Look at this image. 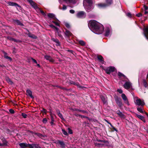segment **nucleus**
Wrapping results in <instances>:
<instances>
[{
	"instance_id": "nucleus-64",
	"label": "nucleus",
	"mask_w": 148,
	"mask_h": 148,
	"mask_svg": "<svg viewBox=\"0 0 148 148\" xmlns=\"http://www.w3.org/2000/svg\"><path fill=\"white\" fill-rule=\"evenodd\" d=\"M113 129H114V130H115V131H117V130H116V129L115 128H113Z\"/></svg>"
},
{
	"instance_id": "nucleus-50",
	"label": "nucleus",
	"mask_w": 148,
	"mask_h": 148,
	"mask_svg": "<svg viewBox=\"0 0 148 148\" xmlns=\"http://www.w3.org/2000/svg\"><path fill=\"white\" fill-rule=\"evenodd\" d=\"M136 16L138 17H140L142 16V14L141 13H139L136 14Z\"/></svg>"
},
{
	"instance_id": "nucleus-12",
	"label": "nucleus",
	"mask_w": 148,
	"mask_h": 148,
	"mask_svg": "<svg viewBox=\"0 0 148 148\" xmlns=\"http://www.w3.org/2000/svg\"><path fill=\"white\" fill-rule=\"evenodd\" d=\"M44 58L45 59L49 60L50 62H53L55 61L54 60L49 56L45 55L44 56Z\"/></svg>"
},
{
	"instance_id": "nucleus-28",
	"label": "nucleus",
	"mask_w": 148,
	"mask_h": 148,
	"mask_svg": "<svg viewBox=\"0 0 148 148\" xmlns=\"http://www.w3.org/2000/svg\"><path fill=\"white\" fill-rule=\"evenodd\" d=\"M49 26L52 28L53 29H55L56 31H58V29L56 27L53 25V24H50L49 25Z\"/></svg>"
},
{
	"instance_id": "nucleus-15",
	"label": "nucleus",
	"mask_w": 148,
	"mask_h": 148,
	"mask_svg": "<svg viewBox=\"0 0 148 148\" xmlns=\"http://www.w3.org/2000/svg\"><path fill=\"white\" fill-rule=\"evenodd\" d=\"M115 101L117 104L119 106H121L122 105L121 99L117 97L115 99Z\"/></svg>"
},
{
	"instance_id": "nucleus-59",
	"label": "nucleus",
	"mask_w": 148,
	"mask_h": 148,
	"mask_svg": "<svg viewBox=\"0 0 148 148\" xmlns=\"http://www.w3.org/2000/svg\"><path fill=\"white\" fill-rule=\"evenodd\" d=\"M79 112H82L83 113H85L86 112V111H85L84 110H79Z\"/></svg>"
},
{
	"instance_id": "nucleus-46",
	"label": "nucleus",
	"mask_w": 148,
	"mask_h": 148,
	"mask_svg": "<svg viewBox=\"0 0 148 148\" xmlns=\"http://www.w3.org/2000/svg\"><path fill=\"white\" fill-rule=\"evenodd\" d=\"M68 132L70 134H72V133H73L71 129L69 128L68 129Z\"/></svg>"
},
{
	"instance_id": "nucleus-10",
	"label": "nucleus",
	"mask_w": 148,
	"mask_h": 148,
	"mask_svg": "<svg viewBox=\"0 0 148 148\" xmlns=\"http://www.w3.org/2000/svg\"><path fill=\"white\" fill-rule=\"evenodd\" d=\"M121 97L123 100L124 103L126 104L127 105H129V103L124 93H122L121 95Z\"/></svg>"
},
{
	"instance_id": "nucleus-20",
	"label": "nucleus",
	"mask_w": 148,
	"mask_h": 148,
	"mask_svg": "<svg viewBox=\"0 0 148 148\" xmlns=\"http://www.w3.org/2000/svg\"><path fill=\"white\" fill-rule=\"evenodd\" d=\"M28 36L32 38L33 39H36L37 38V36L34 35V34H32L31 33H29L28 34Z\"/></svg>"
},
{
	"instance_id": "nucleus-40",
	"label": "nucleus",
	"mask_w": 148,
	"mask_h": 148,
	"mask_svg": "<svg viewBox=\"0 0 148 148\" xmlns=\"http://www.w3.org/2000/svg\"><path fill=\"white\" fill-rule=\"evenodd\" d=\"M126 15L129 17L131 18L132 17V14L130 12L126 13Z\"/></svg>"
},
{
	"instance_id": "nucleus-2",
	"label": "nucleus",
	"mask_w": 148,
	"mask_h": 148,
	"mask_svg": "<svg viewBox=\"0 0 148 148\" xmlns=\"http://www.w3.org/2000/svg\"><path fill=\"white\" fill-rule=\"evenodd\" d=\"M83 4L86 11L88 12L93 8L92 0H84Z\"/></svg>"
},
{
	"instance_id": "nucleus-8",
	"label": "nucleus",
	"mask_w": 148,
	"mask_h": 148,
	"mask_svg": "<svg viewBox=\"0 0 148 148\" xmlns=\"http://www.w3.org/2000/svg\"><path fill=\"white\" fill-rule=\"evenodd\" d=\"M115 70V68L114 67L110 66L105 69L106 72L107 74H110L111 72H114Z\"/></svg>"
},
{
	"instance_id": "nucleus-49",
	"label": "nucleus",
	"mask_w": 148,
	"mask_h": 148,
	"mask_svg": "<svg viewBox=\"0 0 148 148\" xmlns=\"http://www.w3.org/2000/svg\"><path fill=\"white\" fill-rule=\"evenodd\" d=\"M8 38L10 40L13 41V40H14V38L10 37H8Z\"/></svg>"
},
{
	"instance_id": "nucleus-62",
	"label": "nucleus",
	"mask_w": 148,
	"mask_h": 148,
	"mask_svg": "<svg viewBox=\"0 0 148 148\" xmlns=\"http://www.w3.org/2000/svg\"><path fill=\"white\" fill-rule=\"evenodd\" d=\"M51 121V122H50V123L51 124V125H53V121Z\"/></svg>"
},
{
	"instance_id": "nucleus-11",
	"label": "nucleus",
	"mask_w": 148,
	"mask_h": 148,
	"mask_svg": "<svg viewBox=\"0 0 148 148\" xmlns=\"http://www.w3.org/2000/svg\"><path fill=\"white\" fill-rule=\"evenodd\" d=\"M111 29L110 27H107L105 30V36H109L111 32Z\"/></svg>"
},
{
	"instance_id": "nucleus-23",
	"label": "nucleus",
	"mask_w": 148,
	"mask_h": 148,
	"mask_svg": "<svg viewBox=\"0 0 148 148\" xmlns=\"http://www.w3.org/2000/svg\"><path fill=\"white\" fill-rule=\"evenodd\" d=\"M58 143L61 145L62 147L63 148H64L65 147V145L64 143L62 141H58Z\"/></svg>"
},
{
	"instance_id": "nucleus-36",
	"label": "nucleus",
	"mask_w": 148,
	"mask_h": 148,
	"mask_svg": "<svg viewBox=\"0 0 148 148\" xmlns=\"http://www.w3.org/2000/svg\"><path fill=\"white\" fill-rule=\"evenodd\" d=\"M118 76L120 77H122V76H123V77H125V76L122 73L119 72L118 73Z\"/></svg>"
},
{
	"instance_id": "nucleus-37",
	"label": "nucleus",
	"mask_w": 148,
	"mask_h": 148,
	"mask_svg": "<svg viewBox=\"0 0 148 148\" xmlns=\"http://www.w3.org/2000/svg\"><path fill=\"white\" fill-rule=\"evenodd\" d=\"M3 143L2 144L3 145H7V142L5 140H3Z\"/></svg>"
},
{
	"instance_id": "nucleus-33",
	"label": "nucleus",
	"mask_w": 148,
	"mask_h": 148,
	"mask_svg": "<svg viewBox=\"0 0 148 148\" xmlns=\"http://www.w3.org/2000/svg\"><path fill=\"white\" fill-rule=\"evenodd\" d=\"M6 80L8 83H10L11 84H13V82L9 78H6Z\"/></svg>"
},
{
	"instance_id": "nucleus-52",
	"label": "nucleus",
	"mask_w": 148,
	"mask_h": 148,
	"mask_svg": "<svg viewBox=\"0 0 148 148\" xmlns=\"http://www.w3.org/2000/svg\"><path fill=\"white\" fill-rule=\"evenodd\" d=\"M27 147H29V148H33V147L32 145L29 144H28Z\"/></svg>"
},
{
	"instance_id": "nucleus-51",
	"label": "nucleus",
	"mask_w": 148,
	"mask_h": 148,
	"mask_svg": "<svg viewBox=\"0 0 148 148\" xmlns=\"http://www.w3.org/2000/svg\"><path fill=\"white\" fill-rule=\"evenodd\" d=\"M70 12L71 14H73L75 13V11L73 10H70Z\"/></svg>"
},
{
	"instance_id": "nucleus-29",
	"label": "nucleus",
	"mask_w": 148,
	"mask_h": 148,
	"mask_svg": "<svg viewBox=\"0 0 148 148\" xmlns=\"http://www.w3.org/2000/svg\"><path fill=\"white\" fill-rule=\"evenodd\" d=\"M76 116H78V115H76ZM78 116H79V117H81L82 119H83V118H85L86 119H87L89 120H90L88 118L87 116H82L81 115H78Z\"/></svg>"
},
{
	"instance_id": "nucleus-41",
	"label": "nucleus",
	"mask_w": 148,
	"mask_h": 148,
	"mask_svg": "<svg viewBox=\"0 0 148 148\" xmlns=\"http://www.w3.org/2000/svg\"><path fill=\"white\" fill-rule=\"evenodd\" d=\"M75 85L77 86L79 88H81L82 87L78 83H75L74 84Z\"/></svg>"
},
{
	"instance_id": "nucleus-14",
	"label": "nucleus",
	"mask_w": 148,
	"mask_h": 148,
	"mask_svg": "<svg viewBox=\"0 0 148 148\" xmlns=\"http://www.w3.org/2000/svg\"><path fill=\"white\" fill-rule=\"evenodd\" d=\"M144 34L145 38L148 40V27H146L144 29Z\"/></svg>"
},
{
	"instance_id": "nucleus-13",
	"label": "nucleus",
	"mask_w": 148,
	"mask_h": 148,
	"mask_svg": "<svg viewBox=\"0 0 148 148\" xmlns=\"http://www.w3.org/2000/svg\"><path fill=\"white\" fill-rule=\"evenodd\" d=\"M8 3L9 5L10 6H14L16 7H17L19 8H21V6L16 3L13 2L12 1H9L8 2Z\"/></svg>"
},
{
	"instance_id": "nucleus-34",
	"label": "nucleus",
	"mask_w": 148,
	"mask_h": 148,
	"mask_svg": "<svg viewBox=\"0 0 148 148\" xmlns=\"http://www.w3.org/2000/svg\"><path fill=\"white\" fill-rule=\"evenodd\" d=\"M137 116L138 118L139 119H140L142 120L144 118V117L143 116L139 115H137Z\"/></svg>"
},
{
	"instance_id": "nucleus-16",
	"label": "nucleus",
	"mask_w": 148,
	"mask_h": 148,
	"mask_svg": "<svg viewBox=\"0 0 148 148\" xmlns=\"http://www.w3.org/2000/svg\"><path fill=\"white\" fill-rule=\"evenodd\" d=\"M65 36L67 37H69L70 36H72V34L69 31L66 30L65 33Z\"/></svg>"
},
{
	"instance_id": "nucleus-26",
	"label": "nucleus",
	"mask_w": 148,
	"mask_h": 148,
	"mask_svg": "<svg viewBox=\"0 0 148 148\" xmlns=\"http://www.w3.org/2000/svg\"><path fill=\"white\" fill-rule=\"evenodd\" d=\"M98 59L100 61V62H103V57L100 55L98 56H97Z\"/></svg>"
},
{
	"instance_id": "nucleus-43",
	"label": "nucleus",
	"mask_w": 148,
	"mask_h": 148,
	"mask_svg": "<svg viewBox=\"0 0 148 148\" xmlns=\"http://www.w3.org/2000/svg\"><path fill=\"white\" fill-rule=\"evenodd\" d=\"M57 32H58V36L61 38L62 37V36L61 34L59 32L58 29V31H57Z\"/></svg>"
},
{
	"instance_id": "nucleus-17",
	"label": "nucleus",
	"mask_w": 148,
	"mask_h": 148,
	"mask_svg": "<svg viewBox=\"0 0 148 148\" xmlns=\"http://www.w3.org/2000/svg\"><path fill=\"white\" fill-rule=\"evenodd\" d=\"M21 148H26L27 147L28 144L25 143H20L19 144Z\"/></svg>"
},
{
	"instance_id": "nucleus-31",
	"label": "nucleus",
	"mask_w": 148,
	"mask_h": 148,
	"mask_svg": "<svg viewBox=\"0 0 148 148\" xmlns=\"http://www.w3.org/2000/svg\"><path fill=\"white\" fill-rule=\"evenodd\" d=\"M97 140V141L99 142H102L105 143H108V142L107 141H106L105 140Z\"/></svg>"
},
{
	"instance_id": "nucleus-42",
	"label": "nucleus",
	"mask_w": 148,
	"mask_h": 148,
	"mask_svg": "<svg viewBox=\"0 0 148 148\" xmlns=\"http://www.w3.org/2000/svg\"><path fill=\"white\" fill-rule=\"evenodd\" d=\"M5 58L7 59H8L10 61H11L12 60V58H11L10 57L8 56L6 57Z\"/></svg>"
},
{
	"instance_id": "nucleus-6",
	"label": "nucleus",
	"mask_w": 148,
	"mask_h": 148,
	"mask_svg": "<svg viewBox=\"0 0 148 148\" xmlns=\"http://www.w3.org/2000/svg\"><path fill=\"white\" fill-rule=\"evenodd\" d=\"M134 101L136 105L141 106H143L145 104L143 100H141L140 99H138L137 97L135 98Z\"/></svg>"
},
{
	"instance_id": "nucleus-1",
	"label": "nucleus",
	"mask_w": 148,
	"mask_h": 148,
	"mask_svg": "<svg viewBox=\"0 0 148 148\" xmlns=\"http://www.w3.org/2000/svg\"><path fill=\"white\" fill-rule=\"evenodd\" d=\"M88 26L92 32L97 34H101L104 31L103 25L95 20L90 21Z\"/></svg>"
},
{
	"instance_id": "nucleus-7",
	"label": "nucleus",
	"mask_w": 148,
	"mask_h": 148,
	"mask_svg": "<svg viewBox=\"0 0 148 148\" xmlns=\"http://www.w3.org/2000/svg\"><path fill=\"white\" fill-rule=\"evenodd\" d=\"M132 83L129 80L126 81L123 85V87L126 89H128L132 88Z\"/></svg>"
},
{
	"instance_id": "nucleus-5",
	"label": "nucleus",
	"mask_w": 148,
	"mask_h": 148,
	"mask_svg": "<svg viewBox=\"0 0 148 148\" xmlns=\"http://www.w3.org/2000/svg\"><path fill=\"white\" fill-rule=\"evenodd\" d=\"M107 4L104 3H100L97 4L98 7L99 8H102L106 7L108 5L111 4L112 3V0H106Z\"/></svg>"
},
{
	"instance_id": "nucleus-48",
	"label": "nucleus",
	"mask_w": 148,
	"mask_h": 148,
	"mask_svg": "<svg viewBox=\"0 0 148 148\" xmlns=\"http://www.w3.org/2000/svg\"><path fill=\"white\" fill-rule=\"evenodd\" d=\"M31 59L34 63L36 64H37V62L35 59H34L32 58H31Z\"/></svg>"
},
{
	"instance_id": "nucleus-57",
	"label": "nucleus",
	"mask_w": 148,
	"mask_h": 148,
	"mask_svg": "<svg viewBox=\"0 0 148 148\" xmlns=\"http://www.w3.org/2000/svg\"><path fill=\"white\" fill-rule=\"evenodd\" d=\"M13 41H14L15 42H19L20 41L19 40H16L14 39V40H13Z\"/></svg>"
},
{
	"instance_id": "nucleus-63",
	"label": "nucleus",
	"mask_w": 148,
	"mask_h": 148,
	"mask_svg": "<svg viewBox=\"0 0 148 148\" xmlns=\"http://www.w3.org/2000/svg\"><path fill=\"white\" fill-rule=\"evenodd\" d=\"M148 13V12L147 11V10H146L145 11V14H147Z\"/></svg>"
},
{
	"instance_id": "nucleus-30",
	"label": "nucleus",
	"mask_w": 148,
	"mask_h": 148,
	"mask_svg": "<svg viewBox=\"0 0 148 148\" xmlns=\"http://www.w3.org/2000/svg\"><path fill=\"white\" fill-rule=\"evenodd\" d=\"M137 110L138 112H139L141 113H142L143 112V110L142 108H140V107H138L137 108Z\"/></svg>"
},
{
	"instance_id": "nucleus-25",
	"label": "nucleus",
	"mask_w": 148,
	"mask_h": 148,
	"mask_svg": "<svg viewBox=\"0 0 148 148\" xmlns=\"http://www.w3.org/2000/svg\"><path fill=\"white\" fill-rule=\"evenodd\" d=\"M15 23L17 25H22L23 24L18 20H16L15 21Z\"/></svg>"
},
{
	"instance_id": "nucleus-54",
	"label": "nucleus",
	"mask_w": 148,
	"mask_h": 148,
	"mask_svg": "<svg viewBox=\"0 0 148 148\" xmlns=\"http://www.w3.org/2000/svg\"><path fill=\"white\" fill-rule=\"evenodd\" d=\"M4 56L5 58L7 56H7V53H6L5 52H4Z\"/></svg>"
},
{
	"instance_id": "nucleus-45",
	"label": "nucleus",
	"mask_w": 148,
	"mask_h": 148,
	"mask_svg": "<svg viewBox=\"0 0 148 148\" xmlns=\"http://www.w3.org/2000/svg\"><path fill=\"white\" fill-rule=\"evenodd\" d=\"M65 25L67 28H69L70 27V25L67 23H65Z\"/></svg>"
},
{
	"instance_id": "nucleus-32",
	"label": "nucleus",
	"mask_w": 148,
	"mask_h": 148,
	"mask_svg": "<svg viewBox=\"0 0 148 148\" xmlns=\"http://www.w3.org/2000/svg\"><path fill=\"white\" fill-rule=\"evenodd\" d=\"M66 3H69L72 2L73 0H63Z\"/></svg>"
},
{
	"instance_id": "nucleus-47",
	"label": "nucleus",
	"mask_w": 148,
	"mask_h": 148,
	"mask_svg": "<svg viewBox=\"0 0 148 148\" xmlns=\"http://www.w3.org/2000/svg\"><path fill=\"white\" fill-rule=\"evenodd\" d=\"M66 9V7L64 5H63V6L62 8V10H65Z\"/></svg>"
},
{
	"instance_id": "nucleus-21",
	"label": "nucleus",
	"mask_w": 148,
	"mask_h": 148,
	"mask_svg": "<svg viewBox=\"0 0 148 148\" xmlns=\"http://www.w3.org/2000/svg\"><path fill=\"white\" fill-rule=\"evenodd\" d=\"M117 114L121 118H123L125 117L124 115L120 111H118L117 112Z\"/></svg>"
},
{
	"instance_id": "nucleus-22",
	"label": "nucleus",
	"mask_w": 148,
	"mask_h": 148,
	"mask_svg": "<svg viewBox=\"0 0 148 148\" xmlns=\"http://www.w3.org/2000/svg\"><path fill=\"white\" fill-rule=\"evenodd\" d=\"M51 40L55 42L56 43H57L58 45H59L60 44V42L57 39H55L54 38H51Z\"/></svg>"
},
{
	"instance_id": "nucleus-35",
	"label": "nucleus",
	"mask_w": 148,
	"mask_h": 148,
	"mask_svg": "<svg viewBox=\"0 0 148 148\" xmlns=\"http://www.w3.org/2000/svg\"><path fill=\"white\" fill-rule=\"evenodd\" d=\"M62 133L65 135H68V133L67 132L64 130L62 129Z\"/></svg>"
},
{
	"instance_id": "nucleus-4",
	"label": "nucleus",
	"mask_w": 148,
	"mask_h": 148,
	"mask_svg": "<svg viewBox=\"0 0 148 148\" xmlns=\"http://www.w3.org/2000/svg\"><path fill=\"white\" fill-rule=\"evenodd\" d=\"M48 16L49 18L55 20V21H52V22L54 23L56 25L59 26V21L56 18L55 15L54 14L52 13H49L48 14Z\"/></svg>"
},
{
	"instance_id": "nucleus-53",
	"label": "nucleus",
	"mask_w": 148,
	"mask_h": 148,
	"mask_svg": "<svg viewBox=\"0 0 148 148\" xmlns=\"http://www.w3.org/2000/svg\"><path fill=\"white\" fill-rule=\"evenodd\" d=\"M144 7L145 10V11L147 10L148 9V7L145 5H144Z\"/></svg>"
},
{
	"instance_id": "nucleus-39",
	"label": "nucleus",
	"mask_w": 148,
	"mask_h": 148,
	"mask_svg": "<svg viewBox=\"0 0 148 148\" xmlns=\"http://www.w3.org/2000/svg\"><path fill=\"white\" fill-rule=\"evenodd\" d=\"M21 115L24 118H26L27 116V114L24 113H22Z\"/></svg>"
},
{
	"instance_id": "nucleus-55",
	"label": "nucleus",
	"mask_w": 148,
	"mask_h": 148,
	"mask_svg": "<svg viewBox=\"0 0 148 148\" xmlns=\"http://www.w3.org/2000/svg\"><path fill=\"white\" fill-rule=\"evenodd\" d=\"M42 111H43V112L45 114H46L47 112V110L44 108H43V109L42 110Z\"/></svg>"
},
{
	"instance_id": "nucleus-61",
	"label": "nucleus",
	"mask_w": 148,
	"mask_h": 148,
	"mask_svg": "<svg viewBox=\"0 0 148 148\" xmlns=\"http://www.w3.org/2000/svg\"><path fill=\"white\" fill-rule=\"evenodd\" d=\"M95 145H101V146H102V145H103V144H97V143H96L95 144Z\"/></svg>"
},
{
	"instance_id": "nucleus-44",
	"label": "nucleus",
	"mask_w": 148,
	"mask_h": 148,
	"mask_svg": "<svg viewBox=\"0 0 148 148\" xmlns=\"http://www.w3.org/2000/svg\"><path fill=\"white\" fill-rule=\"evenodd\" d=\"M117 91L120 94L122 93L123 92V90L121 89H118Z\"/></svg>"
},
{
	"instance_id": "nucleus-58",
	"label": "nucleus",
	"mask_w": 148,
	"mask_h": 148,
	"mask_svg": "<svg viewBox=\"0 0 148 148\" xmlns=\"http://www.w3.org/2000/svg\"><path fill=\"white\" fill-rule=\"evenodd\" d=\"M79 110H80L78 109H74L73 110L74 111H79Z\"/></svg>"
},
{
	"instance_id": "nucleus-56",
	"label": "nucleus",
	"mask_w": 148,
	"mask_h": 148,
	"mask_svg": "<svg viewBox=\"0 0 148 148\" xmlns=\"http://www.w3.org/2000/svg\"><path fill=\"white\" fill-rule=\"evenodd\" d=\"M144 86L145 87H146L147 86H146V84H147V82H146V81L145 80L144 81Z\"/></svg>"
},
{
	"instance_id": "nucleus-60",
	"label": "nucleus",
	"mask_w": 148,
	"mask_h": 148,
	"mask_svg": "<svg viewBox=\"0 0 148 148\" xmlns=\"http://www.w3.org/2000/svg\"><path fill=\"white\" fill-rule=\"evenodd\" d=\"M38 135L40 137H41L42 136V134H38Z\"/></svg>"
},
{
	"instance_id": "nucleus-24",
	"label": "nucleus",
	"mask_w": 148,
	"mask_h": 148,
	"mask_svg": "<svg viewBox=\"0 0 148 148\" xmlns=\"http://www.w3.org/2000/svg\"><path fill=\"white\" fill-rule=\"evenodd\" d=\"M57 112L58 116L60 117V118H61L62 119V120L63 119V116L62 114L60 113V111L58 110H57Z\"/></svg>"
},
{
	"instance_id": "nucleus-19",
	"label": "nucleus",
	"mask_w": 148,
	"mask_h": 148,
	"mask_svg": "<svg viewBox=\"0 0 148 148\" xmlns=\"http://www.w3.org/2000/svg\"><path fill=\"white\" fill-rule=\"evenodd\" d=\"M26 93L27 95L30 96L31 98H33L32 95V92L31 91L29 90H27Z\"/></svg>"
},
{
	"instance_id": "nucleus-38",
	"label": "nucleus",
	"mask_w": 148,
	"mask_h": 148,
	"mask_svg": "<svg viewBox=\"0 0 148 148\" xmlns=\"http://www.w3.org/2000/svg\"><path fill=\"white\" fill-rule=\"evenodd\" d=\"M10 112L12 114H14V111L12 109H10L9 110Z\"/></svg>"
},
{
	"instance_id": "nucleus-18",
	"label": "nucleus",
	"mask_w": 148,
	"mask_h": 148,
	"mask_svg": "<svg viewBox=\"0 0 148 148\" xmlns=\"http://www.w3.org/2000/svg\"><path fill=\"white\" fill-rule=\"evenodd\" d=\"M101 98L102 100L103 103H105L107 102V100L106 98V96L105 95H101L100 97Z\"/></svg>"
},
{
	"instance_id": "nucleus-9",
	"label": "nucleus",
	"mask_w": 148,
	"mask_h": 148,
	"mask_svg": "<svg viewBox=\"0 0 148 148\" xmlns=\"http://www.w3.org/2000/svg\"><path fill=\"white\" fill-rule=\"evenodd\" d=\"M86 14L84 11H80L78 12L77 14V16L79 18H83L85 17Z\"/></svg>"
},
{
	"instance_id": "nucleus-27",
	"label": "nucleus",
	"mask_w": 148,
	"mask_h": 148,
	"mask_svg": "<svg viewBox=\"0 0 148 148\" xmlns=\"http://www.w3.org/2000/svg\"><path fill=\"white\" fill-rule=\"evenodd\" d=\"M79 42L80 45L82 46H84L85 45L84 42L82 40H79Z\"/></svg>"
},
{
	"instance_id": "nucleus-3",
	"label": "nucleus",
	"mask_w": 148,
	"mask_h": 148,
	"mask_svg": "<svg viewBox=\"0 0 148 148\" xmlns=\"http://www.w3.org/2000/svg\"><path fill=\"white\" fill-rule=\"evenodd\" d=\"M27 1L30 3L31 6L35 9L39 10L42 14L43 15H46L44 11L40 9L37 6L36 4L32 0H27Z\"/></svg>"
}]
</instances>
